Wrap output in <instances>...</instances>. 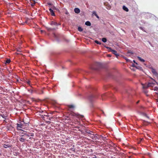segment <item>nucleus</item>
Listing matches in <instances>:
<instances>
[{
	"mask_svg": "<svg viewBox=\"0 0 158 158\" xmlns=\"http://www.w3.org/2000/svg\"><path fill=\"white\" fill-rule=\"evenodd\" d=\"M28 91L31 94L35 93L37 94H41L43 93L42 89H28Z\"/></svg>",
	"mask_w": 158,
	"mask_h": 158,
	"instance_id": "obj_1",
	"label": "nucleus"
},
{
	"mask_svg": "<svg viewBox=\"0 0 158 158\" xmlns=\"http://www.w3.org/2000/svg\"><path fill=\"white\" fill-rule=\"evenodd\" d=\"M70 115L71 116L73 120L76 119L77 118H83V116L81 115H80L78 114H76L75 113H71L70 114Z\"/></svg>",
	"mask_w": 158,
	"mask_h": 158,
	"instance_id": "obj_2",
	"label": "nucleus"
},
{
	"mask_svg": "<svg viewBox=\"0 0 158 158\" xmlns=\"http://www.w3.org/2000/svg\"><path fill=\"white\" fill-rule=\"evenodd\" d=\"M154 85V84L152 83H146L143 85V88H148L150 87H152Z\"/></svg>",
	"mask_w": 158,
	"mask_h": 158,
	"instance_id": "obj_3",
	"label": "nucleus"
},
{
	"mask_svg": "<svg viewBox=\"0 0 158 158\" xmlns=\"http://www.w3.org/2000/svg\"><path fill=\"white\" fill-rule=\"evenodd\" d=\"M151 69H152V73L157 78L158 80V73L156 72V70L153 68H151Z\"/></svg>",
	"mask_w": 158,
	"mask_h": 158,
	"instance_id": "obj_4",
	"label": "nucleus"
},
{
	"mask_svg": "<svg viewBox=\"0 0 158 158\" xmlns=\"http://www.w3.org/2000/svg\"><path fill=\"white\" fill-rule=\"evenodd\" d=\"M19 141L21 142H24L25 141L26 139V136L22 135L21 136V137L19 139Z\"/></svg>",
	"mask_w": 158,
	"mask_h": 158,
	"instance_id": "obj_5",
	"label": "nucleus"
},
{
	"mask_svg": "<svg viewBox=\"0 0 158 158\" xmlns=\"http://www.w3.org/2000/svg\"><path fill=\"white\" fill-rule=\"evenodd\" d=\"M24 127V126L23 124H17V128L18 129V130H21L22 131V130H21L19 128H23Z\"/></svg>",
	"mask_w": 158,
	"mask_h": 158,
	"instance_id": "obj_6",
	"label": "nucleus"
},
{
	"mask_svg": "<svg viewBox=\"0 0 158 158\" xmlns=\"http://www.w3.org/2000/svg\"><path fill=\"white\" fill-rule=\"evenodd\" d=\"M107 48H109L110 50V51L112 52V53L114 54L116 56L118 55L117 54V52L115 50H113L111 49L110 48H109L108 47H106Z\"/></svg>",
	"mask_w": 158,
	"mask_h": 158,
	"instance_id": "obj_7",
	"label": "nucleus"
},
{
	"mask_svg": "<svg viewBox=\"0 0 158 158\" xmlns=\"http://www.w3.org/2000/svg\"><path fill=\"white\" fill-rule=\"evenodd\" d=\"M94 97L93 95H91L89 98V99L90 102H92L94 100Z\"/></svg>",
	"mask_w": 158,
	"mask_h": 158,
	"instance_id": "obj_8",
	"label": "nucleus"
},
{
	"mask_svg": "<svg viewBox=\"0 0 158 158\" xmlns=\"http://www.w3.org/2000/svg\"><path fill=\"white\" fill-rule=\"evenodd\" d=\"M24 135H25V136H27L28 137L29 136H34V133H29L28 134H27V132L24 133Z\"/></svg>",
	"mask_w": 158,
	"mask_h": 158,
	"instance_id": "obj_9",
	"label": "nucleus"
},
{
	"mask_svg": "<svg viewBox=\"0 0 158 158\" xmlns=\"http://www.w3.org/2000/svg\"><path fill=\"white\" fill-rule=\"evenodd\" d=\"M50 24L51 25H55V26H57L58 25H60V23H59V24H58L56 22H54V21H52L51 23V24Z\"/></svg>",
	"mask_w": 158,
	"mask_h": 158,
	"instance_id": "obj_10",
	"label": "nucleus"
},
{
	"mask_svg": "<svg viewBox=\"0 0 158 158\" xmlns=\"http://www.w3.org/2000/svg\"><path fill=\"white\" fill-rule=\"evenodd\" d=\"M49 10L50 11V14L51 15L53 16H55V15L54 12L53 11V10L51 8H50L49 9Z\"/></svg>",
	"mask_w": 158,
	"mask_h": 158,
	"instance_id": "obj_11",
	"label": "nucleus"
},
{
	"mask_svg": "<svg viewBox=\"0 0 158 158\" xmlns=\"http://www.w3.org/2000/svg\"><path fill=\"white\" fill-rule=\"evenodd\" d=\"M74 12L75 13L78 14L80 12V10L78 8H76L74 9Z\"/></svg>",
	"mask_w": 158,
	"mask_h": 158,
	"instance_id": "obj_12",
	"label": "nucleus"
},
{
	"mask_svg": "<svg viewBox=\"0 0 158 158\" xmlns=\"http://www.w3.org/2000/svg\"><path fill=\"white\" fill-rule=\"evenodd\" d=\"M68 107L70 109H74L75 108V106L74 105H69L68 106Z\"/></svg>",
	"mask_w": 158,
	"mask_h": 158,
	"instance_id": "obj_13",
	"label": "nucleus"
},
{
	"mask_svg": "<svg viewBox=\"0 0 158 158\" xmlns=\"http://www.w3.org/2000/svg\"><path fill=\"white\" fill-rule=\"evenodd\" d=\"M123 9L126 12H128L129 11V9L127 7L125 6H123Z\"/></svg>",
	"mask_w": 158,
	"mask_h": 158,
	"instance_id": "obj_14",
	"label": "nucleus"
},
{
	"mask_svg": "<svg viewBox=\"0 0 158 158\" xmlns=\"http://www.w3.org/2000/svg\"><path fill=\"white\" fill-rule=\"evenodd\" d=\"M11 146L9 144H4L3 145V147L5 148H10Z\"/></svg>",
	"mask_w": 158,
	"mask_h": 158,
	"instance_id": "obj_15",
	"label": "nucleus"
},
{
	"mask_svg": "<svg viewBox=\"0 0 158 158\" xmlns=\"http://www.w3.org/2000/svg\"><path fill=\"white\" fill-rule=\"evenodd\" d=\"M85 24L88 26H90L91 25V24L89 21H87L85 23Z\"/></svg>",
	"mask_w": 158,
	"mask_h": 158,
	"instance_id": "obj_16",
	"label": "nucleus"
},
{
	"mask_svg": "<svg viewBox=\"0 0 158 158\" xmlns=\"http://www.w3.org/2000/svg\"><path fill=\"white\" fill-rule=\"evenodd\" d=\"M93 14L97 18H98V19L99 18V17L97 15V13H96V12L95 11H93Z\"/></svg>",
	"mask_w": 158,
	"mask_h": 158,
	"instance_id": "obj_17",
	"label": "nucleus"
},
{
	"mask_svg": "<svg viewBox=\"0 0 158 158\" xmlns=\"http://www.w3.org/2000/svg\"><path fill=\"white\" fill-rule=\"evenodd\" d=\"M31 3L32 6H34L35 3V2L34 0H31Z\"/></svg>",
	"mask_w": 158,
	"mask_h": 158,
	"instance_id": "obj_18",
	"label": "nucleus"
},
{
	"mask_svg": "<svg viewBox=\"0 0 158 158\" xmlns=\"http://www.w3.org/2000/svg\"><path fill=\"white\" fill-rule=\"evenodd\" d=\"M137 58H138V59L140 60V61H141V62H144V59L141 58V57H139V56H138L137 57Z\"/></svg>",
	"mask_w": 158,
	"mask_h": 158,
	"instance_id": "obj_19",
	"label": "nucleus"
},
{
	"mask_svg": "<svg viewBox=\"0 0 158 158\" xmlns=\"http://www.w3.org/2000/svg\"><path fill=\"white\" fill-rule=\"evenodd\" d=\"M143 92L147 96H148L147 93H148V91L147 90V89H143Z\"/></svg>",
	"mask_w": 158,
	"mask_h": 158,
	"instance_id": "obj_20",
	"label": "nucleus"
},
{
	"mask_svg": "<svg viewBox=\"0 0 158 158\" xmlns=\"http://www.w3.org/2000/svg\"><path fill=\"white\" fill-rule=\"evenodd\" d=\"M143 124L144 125H148V122L146 121L145 120L143 121Z\"/></svg>",
	"mask_w": 158,
	"mask_h": 158,
	"instance_id": "obj_21",
	"label": "nucleus"
},
{
	"mask_svg": "<svg viewBox=\"0 0 158 158\" xmlns=\"http://www.w3.org/2000/svg\"><path fill=\"white\" fill-rule=\"evenodd\" d=\"M78 31L80 32L82 31H83V29L81 27H78Z\"/></svg>",
	"mask_w": 158,
	"mask_h": 158,
	"instance_id": "obj_22",
	"label": "nucleus"
},
{
	"mask_svg": "<svg viewBox=\"0 0 158 158\" xmlns=\"http://www.w3.org/2000/svg\"><path fill=\"white\" fill-rule=\"evenodd\" d=\"M102 41L103 42H106V41H107V40L106 39V38H103L102 39Z\"/></svg>",
	"mask_w": 158,
	"mask_h": 158,
	"instance_id": "obj_23",
	"label": "nucleus"
},
{
	"mask_svg": "<svg viewBox=\"0 0 158 158\" xmlns=\"http://www.w3.org/2000/svg\"><path fill=\"white\" fill-rule=\"evenodd\" d=\"M85 132L87 133H88L89 134H90V135H92L91 133L90 132H92V131H90V130H86L85 131Z\"/></svg>",
	"mask_w": 158,
	"mask_h": 158,
	"instance_id": "obj_24",
	"label": "nucleus"
},
{
	"mask_svg": "<svg viewBox=\"0 0 158 158\" xmlns=\"http://www.w3.org/2000/svg\"><path fill=\"white\" fill-rule=\"evenodd\" d=\"M91 68L93 70H97L98 68V67H94V66H92Z\"/></svg>",
	"mask_w": 158,
	"mask_h": 158,
	"instance_id": "obj_25",
	"label": "nucleus"
},
{
	"mask_svg": "<svg viewBox=\"0 0 158 158\" xmlns=\"http://www.w3.org/2000/svg\"><path fill=\"white\" fill-rule=\"evenodd\" d=\"M111 86L110 85H107L105 86L104 88L105 89H107L108 88H110V87Z\"/></svg>",
	"mask_w": 158,
	"mask_h": 158,
	"instance_id": "obj_26",
	"label": "nucleus"
},
{
	"mask_svg": "<svg viewBox=\"0 0 158 158\" xmlns=\"http://www.w3.org/2000/svg\"><path fill=\"white\" fill-rule=\"evenodd\" d=\"M10 62V59H8L6 60V63L9 64Z\"/></svg>",
	"mask_w": 158,
	"mask_h": 158,
	"instance_id": "obj_27",
	"label": "nucleus"
},
{
	"mask_svg": "<svg viewBox=\"0 0 158 158\" xmlns=\"http://www.w3.org/2000/svg\"><path fill=\"white\" fill-rule=\"evenodd\" d=\"M143 139L142 138V139H139V140H138V143L139 144L141 143V142L143 140Z\"/></svg>",
	"mask_w": 158,
	"mask_h": 158,
	"instance_id": "obj_28",
	"label": "nucleus"
},
{
	"mask_svg": "<svg viewBox=\"0 0 158 158\" xmlns=\"http://www.w3.org/2000/svg\"><path fill=\"white\" fill-rule=\"evenodd\" d=\"M142 114L144 116L147 117L148 118H149V117L147 116L146 114L145 113H142Z\"/></svg>",
	"mask_w": 158,
	"mask_h": 158,
	"instance_id": "obj_29",
	"label": "nucleus"
},
{
	"mask_svg": "<svg viewBox=\"0 0 158 158\" xmlns=\"http://www.w3.org/2000/svg\"><path fill=\"white\" fill-rule=\"evenodd\" d=\"M92 88L91 87V86L89 85H88V86H86V89H91Z\"/></svg>",
	"mask_w": 158,
	"mask_h": 158,
	"instance_id": "obj_30",
	"label": "nucleus"
},
{
	"mask_svg": "<svg viewBox=\"0 0 158 158\" xmlns=\"http://www.w3.org/2000/svg\"><path fill=\"white\" fill-rule=\"evenodd\" d=\"M95 42L98 44H101L100 42L98 41V40H96L95 41Z\"/></svg>",
	"mask_w": 158,
	"mask_h": 158,
	"instance_id": "obj_31",
	"label": "nucleus"
},
{
	"mask_svg": "<svg viewBox=\"0 0 158 158\" xmlns=\"http://www.w3.org/2000/svg\"><path fill=\"white\" fill-rule=\"evenodd\" d=\"M155 91H157V92H156L155 93L157 95V97L158 98V89H154Z\"/></svg>",
	"mask_w": 158,
	"mask_h": 158,
	"instance_id": "obj_32",
	"label": "nucleus"
},
{
	"mask_svg": "<svg viewBox=\"0 0 158 158\" xmlns=\"http://www.w3.org/2000/svg\"><path fill=\"white\" fill-rule=\"evenodd\" d=\"M111 6L110 5H109L106 7V8L108 9V10H110L111 8Z\"/></svg>",
	"mask_w": 158,
	"mask_h": 158,
	"instance_id": "obj_33",
	"label": "nucleus"
},
{
	"mask_svg": "<svg viewBox=\"0 0 158 158\" xmlns=\"http://www.w3.org/2000/svg\"><path fill=\"white\" fill-rule=\"evenodd\" d=\"M99 65V63H96L95 64V66H98Z\"/></svg>",
	"mask_w": 158,
	"mask_h": 158,
	"instance_id": "obj_34",
	"label": "nucleus"
},
{
	"mask_svg": "<svg viewBox=\"0 0 158 158\" xmlns=\"http://www.w3.org/2000/svg\"><path fill=\"white\" fill-rule=\"evenodd\" d=\"M140 29L141 30H142L143 31H145L143 29L142 27H139Z\"/></svg>",
	"mask_w": 158,
	"mask_h": 158,
	"instance_id": "obj_35",
	"label": "nucleus"
},
{
	"mask_svg": "<svg viewBox=\"0 0 158 158\" xmlns=\"http://www.w3.org/2000/svg\"><path fill=\"white\" fill-rule=\"evenodd\" d=\"M151 79H152V80H153L154 82H156V81H155V80H154L153 79V78H152V77H151Z\"/></svg>",
	"mask_w": 158,
	"mask_h": 158,
	"instance_id": "obj_36",
	"label": "nucleus"
},
{
	"mask_svg": "<svg viewBox=\"0 0 158 158\" xmlns=\"http://www.w3.org/2000/svg\"><path fill=\"white\" fill-rule=\"evenodd\" d=\"M133 61V62H134V63H135L136 64H137V63L136 62H135V60H134Z\"/></svg>",
	"mask_w": 158,
	"mask_h": 158,
	"instance_id": "obj_37",
	"label": "nucleus"
},
{
	"mask_svg": "<svg viewBox=\"0 0 158 158\" xmlns=\"http://www.w3.org/2000/svg\"><path fill=\"white\" fill-rule=\"evenodd\" d=\"M30 81H28L27 82V84L29 85V84H30Z\"/></svg>",
	"mask_w": 158,
	"mask_h": 158,
	"instance_id": "obj_38",
	"label": "nucleus"
},
{
	"mask_svg": "<svg viewBox=\"0 0 158 158\" xmlns=\"http://www.w3.org/2000/svg\"><path fill=\"white\" fill-rule=\"evenodd\" d=\"M139 102V100L138 101L136 102V104H138Z\"/></svg>",
	"mask_w": 158,
	"mask_h": 158,
	"instance_id": "obj_39",
	"label": "nucleus"
},
{
	"mask_svg": "<svg viewBox=\"0 0 158 158\" xmlns=\"http://www.w3.org/2000/svg\"><path fill=\"white\" fill-rule=\"evenodd\" d=\"M15 53H16V54H17V55H18V54H19V53H18V52H16Z\"/></svg>",
	"mask_w": 158,
	"mask_h": 158,
	"instance_id": "obj_40",
	"label": "nucleus"
},
{
	"mask_svg": "<svg viewBox=\"0 0 158 158\" xmlns=\"http://www.w3.org/2000/svg\"><path fill=\"white\" fill-rule=\"evenodd\" d=\"M132 66H133V67H135V64H132Z\"/></svg>",
	"mask_w": 158,
	"mask_h": 158,
	"instance_id": "obj_41",
	"label": "nucleus"
},
{
	"mask_svg": "<svg viewBox=\"0 0 158 158\" xmlns=\"http://www.w3.org/2000/svg\"><path fill=\"white\" fill-rule=\"evenodd\" d=\"M108 56H109V57H111V56L110 55H108Z\"/></svg>",
	"mask_w": 158,
	"mask_h": 158,
	"instance_id": "obj_42",
	"label": "nucleus"
},
{
	"mask_svg": "<svg viewBox=\"0 0 158 158\" xmlns=\"http://www.w3.org/2000/svg\"><path fill=\"white\" fill-rule=\"evenodd\" d=\"M126 60H127V61H129V60L128 59H126Z\"/></svg>",
	"mask_w": 158,
	"mask_h": 158,
	"instance_id": "obj_43",
	"label": "nucleus"
},
{
	"mask_svg": "<svg viewBox=\"0 0 158 158\" xmlns=\"http://www.w3.org/2000/svg\"><path fill=\"white\" fill-rule=\"evenodd\" d=\"M102 112L103 114H104V111L103 110H102Z\"/></svg>",
	"mask_w": 158,
	"mask_h": 158,
	"instance_id": "obj_44",
	"label": "nucleus"
},
{
	"mask_svg": "<svg viewBox=\"0 0 158 158\" xmlns=\"http://www.w3.org/2000/svg\"><path fill=\"white\" fill-rule=\"evenodd\" d=\"M102 139H103V138H104V137L103 136H102Z\"/></svg>",
	"mask_w": 158,
	"mask_h": 158,
	"instance_id": "obj_45",
	"label": "nucleus"
},
{
	"mask_svg": "<svg viewBox=\"0 0 158 158\" xmlns=\"http://www.w3.org/2000/svg\"><path fill=\"white\" fill-rule=\"evenodd\" d=\"M41 32H43V30H41Z\"/></svg>",
	"mask_w": 158,
	"mask_h": 158,
	"instance_id": "obj_46",
	"label": "nucleus"
},
{
	"mask_svg": "<svg viewBox=\"0 0 158 158\" xmlns=\"http://www.w3.org/2000/svg\"><path fill=\"white\" fill-rule=\"evenodd\" d=\"M53 9H56V8H55V7H54L53 8Z\"/></svg>",
	"mask_w": 158,
	"mask_h": 158,
	"instance_id": "obj_47",
	"label": "nucleus"
},
{
	"mask_svg": "<svg viewBox=\"0 0 158 158\" xmlns=\"http://www.w3.org/2000/svg\"><path fill=\"white\" fill-rule=\"evenodd\" d=\"M44 116H46L47 117V115H44Z\"/></svg>",
	"mask_w": 158,
	"mask_h": 158,
	"instance_id": "obj_48",
	"label": "nucleus"
},
{
	"mask_svg": "<svg viewBox=\"0 0 158 158\" xmlns=\"http://www.w3.org/2000/svg\"><path fill=\"white\" fill-rule=\"evenodd\" d=\"M129 53H132V54H133V53L131 52H129Z\"/></svg>",
	"mask_w": 158,
	"mask_h": 158,
	"instance_id": "obj_49",
	"label": "nucleus"
},
{
	"mask_svg": "<svg viewBox=\"0 0 158 158\" xmlns=\"http://www.w3.org/2000/svg\"><path fill=\"white\" fill-rule=\"evenodd\" d=\"M29 139H31V137H30V138H29Z\"/></svg>",
	"mask_w": 158,
	"mask_h": 158,
	"instance_id": "obj_50",
	"label": "nucleus"
},
{
	"mask_svg": "<svg viewBox=\"0 0 158 158\" xmlns=\"http://www.w3.org/2000/svg\"><path fill=\"white\" fill-rule=\"evenodd\" d=\"M1 154L0 153V155Z\"/></svg>",
	"mask_w": 158,
	"mask_h": 158,
	"instance_id": "obj_51",
	"label": "nucleus"
}]
</instances>
